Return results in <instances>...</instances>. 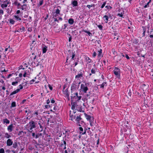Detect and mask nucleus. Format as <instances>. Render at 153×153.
Here are the masks:
<instances>
[{
	"label": "nucleus",
	"instance_id": "nucleus-22",
	"mask_svg": "<svg viewBox=\"0 0 153 153\" xmlns=\"http://www.w3.org/2000/svg\"><path fill=\"white\" fill-rule=\"evenodd\" d=\"M25 28L23 27H22L21 28L19 29H18V31L19 32H22L25 30Z\"/></svg>",
	"mask_w": 153,
	"mask_h": 153
},
{
	"label": "nucleus",
	"instance_id": "nucleus-43",
	"mask_svg": "<svg viewBox=\"0 0 153 153\" xmlns=\"http://www.w3.org/2000/svg\"><path fill=\"white\" fill-rule=\"evenodd\" d=\"M20 12V10H17L16 11V13L15 14L19 15V14Z\"/></svg>",
	"mask_w": 153,
	"mask_h": 153
},
{
	"label": "nucleus",
	"instance_id": "nucleus-29",
	"mask_svg": "<svg viewBox=\"0 0 153 153\" xmlns=\"http://www.w3.org/2000/svg\"><path fill=\"white\" fill-rule=\"evenodd\" d=\"M43 2V0H39V3L38 4V5L39 6L42 5Z\"/></svg>",
	"mask_w": 153,
	"mask_h": 153
},
{
	"label": "nucleus",
	"instance_id": "nucleus-12",
	"mask_svg": "<svg viewBox=\"0 0 153 153\" xmlns=\"http://www.w3.org/2000/svg\"><path fill=\"white\" fill-rule=\"evenodd\" d=\"M74 22V19H69L68 20V23L70 25H73Z\"/></svg>",
	"mask_w": 153,
	"mask_h": 153
},
{
	"label": "nucleus",
	"instance_id": "nucleus-36",
	"mask_svg": "<svg viewBox=\"0 0 153 153\" xmlns=\"http://www.w3.org/2000/svg\"><path fill=\"white\" fill-rule=\"evenodd\" d=\"M60 12V10L58 9H57L56 10L55 13H56V14H59Z\"/></svg>",
	"mask_w": 153,
	"mask_h": 153
},
{
	"label": "nucleus",
	"instance_id": "nucleus-11",
	"mask_svg": "<svg viewBox=\"0 0 153 153\" xmlns=\"http://www.w3.org/2000/svg\"><path fill=\"white\" fill-rule=\"evenodd\" d=\"M3 123L4 124H8L10 123V121L8 120L7 119L5 118L3 119Z\"/></svg>",
	"mask_w": 153,
	"mask_h": 153
},
{
	"label": "nucleus",
	"instance_id": "nucleus-61",
	"mask_svg": "<svg viewBox=\"0 0 153 153\" xmlns=\"http://www.w3.org/2000/svg\"><path fill=\"white\" fill-rule=\"evenodd\" d=\"M74 108H74V105H72V106H71V108H72V109H74Z\"/></svg>",
	"mask_w": 153,
	"mask_h": 153
},
{
	"label": "nucleus",
	"instance_id": "nucleus-44",
	"mask_svg": "<svg viewBox=\"0 0 153 153\" xmlns=\"http://www.w3.org/2000/svg\"><path fill=\"white\" fill-rule=\"evenodd\" d=\"M117 16L121 17H123V15L122 13H118L117 15Z\"/></svg>",
	"mask_w": 153,
	"mask_h": 153
},
{
	"label": "nucleus",
	"instance_id": "nucleus-26",
	"mask_svg": "<svg viewBox=\"0 0 153 153\" xmlns=\"http://www.w3.org/2000/svg\"><path fill=\"white\" fill-rule=\"evenodd\" d=\"M18 87L19 88H18L17 89H19V91L20 90L22 89L23 88V86H22V85H19L18 86Z\"/></svg>",
	"mask_w": 153,
	"mask_h": 153
},
{
	"label": "nucleus",
	"instance_id": "nucleus-37",
	"mask_svg": "<svg viewBox=\"0 0 153 153\" xmlns=\"http://www.w3.org/2000/svg\"><path fill=\"white\" fill-rule=\"evenodd\" d=\"M4 150L3 148L0 149V153H4Z\"/></svg>",
	"mask_w": 153,
	"mask_h": 153
},
{
	"label": "nucleus",
	"instance_id": "nucleus-45",
	"mask_svg": "<svg viewBox=\"0 0 153 153\" xmlns=\"http://www.w3.org/2000/svg\"><path fill=\"white\" fill-rule=\"evenodd\" d=\"M119 36H117V37H114V39H116V40H117L119 39Z\"/></svg>",
	"mask_w": 153,
	"mask_h": 153
},
{
	"label": "nucleus",
	"instance_id": "nucleus-38",
	"mask_svg": "<svg viewBox=\"0 0 153 153\" xmlns=\"http://www.w3.org/2000/svg\"><path fill=\"white\" fill-rule=\"evenodd\" d=\"M59 14H56V13H53V16H54V17H57L59 16Z\"/></svg>",
	"mask_w": 153,
	"mask_h": 153
},
{
	"label": "nucleus",
	"instance_id": "nucleus-42",
	"mask_svg": "<svg viewBox=\"0 0 153 153\" xmlns=\"http://www.w3.org/2000/svg\"><path fill=\"white\" fill-rule=\"evenodd\" d=\"M106 4L105 2H104L102 4V5L101 6V8H103L105 6Z\"/></svg>",
	"mask_w": 153,
	"mask_h": 153
},
{
	"label": "nucleus",
	"instance_id": "nucleus-40",
	"mask_svg": "<svg viewBox=\"0 0 153 153\" xmlns=\"http://www.w3.org/2000/svg\"><path fill=\"white\" fill-rule=\"evenodd\" d=\"M0 14L1 15L4 14V11L1 9H0Z\"/></svg>",
	"mask_w": 153,
	"mask_h": 153
},
{
	"label": "nucleus",
	"instance_id": "nucleus-21",
	"mask_svg": "<svg viewBox=\"0 0 153 153\" xmlns=\"http://www.w3.org/2000/svg\"><path fill=\"white\" fill-rule=\"evenodd\" d=\"M47 51V47L45 46L42 49L43 53H45Z\"/></svg>",
	"mask_w": 153,
	"mask_h": 153
},
{
	"label": "nucleus",
	"instance_id": "nucleus-6",
	"mask_svg": "<svg viewBox=\"0 0 153 153\" xmlns=\"http://www.w3.org/2000/svg\"><path fill=\"white\" fill-rule=\"evenodd\" d=\"M71 90L72 91H74L77 89V85L74 83H73L71 86Z\"/></svg>",
	"mask_w": 153,
	"mask_h": 153
},
{
	"label": "nucleus",
	"instance_id": "nucleus-64",
	"mask_svg": "<svg viewBox=\"0 0 153 153\" xmlns=\"http://www.w3.org/2000/svg\"><path fill=\"white\" fill-rule=\"evenodd\" d=\"M149 37L151 38H153V34L150 35Z\"/></svg>",
	"mask_w": 153,
	"mask_h": 153
},
{
	"label": "nucleus",
	"instance_id": "nucleus-52",
	"mask_svg": "<svg viewBox=\"0 0 153 153\" xmlns=\"http://www.w3.org/2000/svg\"><path fill=\"white\" fill-rule=\"evenodd\" d=\"M51 102L52 103L54 104L55 103V101L53 99L51 100Z\"/></svg>",
	"mask_w": 153,
	"mask_h": 153
},
{
	"label": "nucleus",
	"instance_id": "nucleus-4",
	"mask_svg": "<svg viewBox=\"0 0 153 153\" xmlns=\"http://www.w3.org/2000/svg\"><path fill=\"white\" fill-rule=\"evenodd\" d=\"M81 118L80 116H76L74 122H76V123L79 126H80V125L79 124V121L81 120Z\"/></svg>",
	"mask_w": 153,
	"mask_h": 153
},
{
	"label": "nucleus",
	"instance_id": "nucleus-19",
	"mask_svg": "<svg viewBox=\"0 0 153 153\" xmlns=\"http://www.w3.org/2000/svg\"><path fill=\"white\" fill-rule=\"evenodd\" d=\"M151 0H149V1L144 6V8H147V7H149V3L151 2Z\"/></svg>",
	"mask_w": 153,
	"mask_h": 153
},
{
	"label": "nucleus",
	"instance_id": "nucleus-18",
	"mask_svg": "<svg viewBox=\"0 0 153 153\" xmlns=\"http://www.w3.org/2000/svg\"><path fill=\"white\" fill-rule=\"evenodd\" d=\"M84 31L87 33L89 35V36H92V34L89 31H87L86 30H84Z\"/></svg>",
	"mask_w": 153,
	"mask_h": 153
},
{
	"label": "nucleus",
	"instance_id": "nucleus-53",
	"mask_svg": "<svg viewBox=\"0 0 153 153\" xmlns=\"http://www.w3.org/2000/svg\"><path fill=\"white\" fill-rule=\"evenodd\" d=\"M48 87L51 90H52V88L50 85H48Z\"/></svg>",
	"mask_w": 153,
	"mask_h": 153
},
{
	"label": "nucleus",
	"instance_id": "nucleus-54",
	"mask_svg": "<svg viewBox=\"0 0 153 153\" xmlns=\"http://www.w3.org/2000/svg\"><path fill=\"white\" fill-rule=\"evenodd\" d=\"M34 81H35V80H34V79H32V80H31L30 81V84H32V83H33V82H34Z\"/></svg>",
	"mask_w": 153,
	"mask_h": 153
},
{
	"label": "nucleus",
	"instance_id": "nucleus-3",
	"mask_svg": "<svg viewBox=\"0 0 153 153\" xmlns=\"http://www.w3.org/2000/svg\"><path fill=\"white\" fill-rule=\"evenodd\" d=\"M29 123L30 125L28 128L30 130H31L32 129L36 127L34 122L32 121L30 122Z\"/></svg>",
	"mask_w": 153,
	"mask_h": 153
},
{
	"label": "nucleus",
	"instance_id": "nucleus-46",
	"mask_svg": "<svg viewBox=\"0 0 153 153\" xmlns=\"http://www.w3.org/2000/svg\"><path fill=\"white\" fill-rule=\"evenodd\" d=\"M20 1H22V3H25L27 1V0H20Z\"/></svg>",
	"mask_w": 153,
	"mask_h": 153
},
{
	"label": "nucleus",
	"instance_id": "nucleus-24",
	"mask_svg": "<svg viewBox=\"0 0 153 153\" xmlns=\"http://www.w3.org/2000/svg\"><path fill=\"white\" fill-rule=\"evenodd\" d=\"M97 71V69L95 68H92L91 70V73L92 74H95Z\"/></svg>",
	"mask_w": 153,
	"mask_h": 153
},
{
	"label": "nucleus",
	"instance_id": "nucleus-15",
	"mask_svg": "<svg viewBox=\"0 0 153 153\" xmlns=\"http://www.w3.org/2000/svg\"><path fill=\"white\" fill-rule=\"evenodd\" d=\"M98 56L99 57H102V50L100 49L98 51Z\"/></svg>",
	"mask_w": 153,
	"mask_h": 153
},
{
	"label": "nucleus",
	"instance_id": "nucleus-59",
	"mask_svg": "<svg viewBox=\"0 0 153 153\" xmlns=\"http://www.w3.org/2000/svg\"><path fill=\"white\" fill-rule=\"evenodd\" d=\"M126 57L128 59H129V57L127 55H126Z\"/></svg>",
	"mask_w": 153,
	"mask_h": 153
},
{
	"label": "nucleus",
	"instance_id": "nucleus-57",
	"mask_svg": "<svg viewBox=\"0 0 153 153\" xmlns=\"http://www.w3.org/2000/svg\"><path fill=\"white\" fill-rule=\"evenodd\" d=\"M87 7H88V8L89 9H90L91 7H92V6L91 5H87Z\"/></svg>",
	"mask_w": 153,
	"mask_h": 153
},
{
	"label": "nucleus",
	"instance_id": "nucleus-32",
	"mask_svg": "<svg viewBox=\"0 0 153 153\" xmlns=\"http://www.w3.org/2000/svg\"><path fill=\"white\" fill-rule=\"evenodd\" d=\"M75 56V52H73L72 53V58H71V59H72V60H74V57Z\"/></svg>",
	"mask_w": 153,
	"mask_h": 153
},
{
	"label": "nucleus",
	"instance_id": "nucleus-60",
	"mask_svg": "<svg viewBox=\"0 0 153 153\" xmlns=\"http://www.w3.org/2000/svg\"><path fill=\"white\" fill-rule=\"evenodd\" d=\"M19 76L20 77H22V74H21V73H20V74H19Z\"/></svg>",
	"mask_w": 153,
	"mask_h": 153
},
{
	"label": "nucleus",
	"instance_id": "nucleus-58",
	"mask_svg": "<svg viewBox=\"0 0 153 153\" xmlns=\"http://www.w3.org/2000/svg\"><path fill=\"white\" fill-rule=\"evenodd\" d=\"M50 102V100L48 99L47 101V104H48Z\"/></svg>",
	"mask_w": 153,
	"mask_h": 153
},
{
	"label": "nucleus",
	"instance_id": "nucleus-20",
	"mask_svg": "<svg viewBox=\"0 0 153 153\" xmlns=\"http://www.w3.org/2000/svg\"><path fill=\"white\" fill-rule=\"evenodd\" d=\"M73 5L74 6H77V2L76 1H74L72 2Z\"/></svg>",
	"mask_w": 153,
	"mask_h": 153
},
{
	"label": "nucleus",
	"instance_id": "nucleus-1",
	"mask_svg": "<svg viewBox=\"0 0 153 153\" xmlns=\"http://www.w3.org/2000/svg\"><path fill=\"white\" fill-rule=\"evenodd\" d=\"M88 89L87 87L86 83H82L80 85V88L79 89V91L81 93H85Z\"/></svg>",
	"mask_w": 153,
	"mask_h": 153
},
{
	"label": "nucleus",
	"instance_id": "nucleus-8",
	"mask_svg": "<svg viewBox=\"0 0 153 153\" xmlns=\"http://www.w3.org/2000/svg\"><path fill=\"white\" fill-rule=\"evenodd\" d=\"M7 146H10L13 144V142L10 139H9L7 140Z\"/></svg>",
	"mask_w": 153,
	"mask_h": 153
},
{
	"label": "nucleus",
	"instance_id": "nucleus-50",
	"mask_svg": "<svg viewBox=\"0 0 153 153\" xmlns=\"http://www.w3.org/2000/svg\"><path fill=\"white\" fill-rule=\"evenodd\" d=\"M27 74V73L26 72H25L24 74H23V76L24 77L26 76V75Z\"/></svg>",
	"mask_w": 153,
	"mask_h": 153
},
{
	"label": "nucleus",
	"instance_id": "nucleus-48",
	"mask_svg": "<svg viewBox=\"0 0 153 153\" xmlns=\"http://www.w3.org/2000/svg\"><path fill=\"white\" fill-rule=\"evenodd\" d=\"M19 69H25V68L23 67V66L22 65H21L19 67Z\"/></svg>",
	"mask_w": 153,
	"mask_h": 153
},
{
	"label": "nucleus",
	"instance_id": "nucleus-34",
	"mask_svg": "<svg viewBox=\"0 0 153 153\" xmlns=\"http://www.w3.org/2000/svg\"><path fill=\"white\" fill-rule=\"evenodd\" d=\"M105 85H106V83L105 82L103 83L102 84L100 85V87L103 88L104 86Z\"/></svg>",
	"mask_w": 153,
	"mask_h": 153
},
{
	"label": "nucleus",
	"instance_id": "nucleus-23",
	"mask_svg": "<svg viewBox=\"0 0 153 153\" xmlns=\"http://www.w3.org/2000/svg\"><path fill=\"white\" fill-rule=\"evenodd\" d=\"M26 5L25 4H24L23 5H22L21 6V9L22 10H23L25 9L26 8Z\"/></svg>",
	"mask_w": 153,
	"mask_h": 153
},
{
	"label": "nucleus",
	"instance_id": "nucleus-10",
	"mask_svg": "<svg viewBox=\"0 0 153 153\" xmlns=\"http://www.w3.org/2000/svg\"><path fill=\"white\" fill-rule=\"evenodd\" d=\"M103 19L105 21V22L107 23L108 21V16L106 15H105L103 17Z\"/></svg>",
	"mask_w": 153,
	"mask_h": 153
},
{
	"label": "nucleus",
	"instance_id": "nucleus-55",
	"mask_svg": "<svg viewBox=\"0 0 153 153\" xmlns=\"http://www.w3.org/2000/svg\"><path fill=\"white\" fill-rule=\"evenodd\" d=\"M77 97L78 98V100H79L81 99L82 97L81 96H78Z\"/></svg>",
	"mask_w": 153,
	"mask_h": 153
},
{
	"label": "nucleus",
	"instance_id": "nucleus-2",
	"mask_svg": "<svg viewBox=\"0 0 153 153\" xmlns=\"http://www.w3.org/2000/svg\"><path fill=\"white\" fill-rule=\"evenodd\" d=\"M113 72L116 77L119 79L120 77V70L118 68L115 67L113 71Z\"/></svg>",
	"mask_w": 153,
	"mask_h": 153
},
{
	"label": "nucleus",
	"instance_id": "nucleus-7",
	"mask_svg": "<svg viewBox=\"0 0 153 153\" xmlns=\"http://www.w3.org/2000/svg\"><path fill=\"white\" fill-rule=\"evenodd\" d=\"M17 77H16L15 79V80H16V81L12 82V85L16 86L18 84V82H19V81L17 80Z\"/></svg>",
	"mask_w": 153,
	"mask_h": 153
},
{
	"label": "nucleus",
	"instance_id": "nucleus-27",
	"mask_svg": "<svg viewBox=\"0 0 153 153\" xmlns=\"http://www.w3.org/2000/svg\"><path fill=\"white\" fill-rule=\"evenodd\" d=\"M7 7V5L6 4H4L3 3V4H2L1 5V7L2 8H3L5 7Z\"/></svg>",
	"mask_w": 153,
	"mask_h": 153
},
{
	"label": "nucleus",
	"instance_id": "nucleus-56",
	"mask_svg": "<svg viewBox=\"0 0 153 153\" xmlns=\"http://www.w3.org/2000/svg\"><path fill=\"white\" fill-rule=\"evenodd\" d=\"M79 129L80 130V131H83V129L82 127H80Z\"/></svg>",
	"mask_w": 153,
	"mask_h": 153
},
{
	"label": "nucleus",
	"instance_id": "nucleus-51",
	"mask_svg": "<svg viewBox=\"0 0 153 153\" xmlns=\"http://www.w3.org/2000/svg\"><path fill=\"white\" fill-rule=\"evenodd\" d=\"M26 101V100H23L22 102H21V104H23Z\"/></svg>",
	"mask_w": 153,
	"mask_h": 153
},
{
	"label": "nucleus",
	"instance_id": "nucleus-31",
	"mask_svg": "<svg viewBox=\"0 0 153 153\" xmlns=\"http://www.w3.org/2000/svg\"><path fill=\"white\" fill-rule=\"evenodd\" d=\"M10 22L12 24H14L15 23V21L13 19H10Z\"/></svg>",
	"mask_w": 153,
	"mask_h": 153
},
{
	"label": "nucleus",
	"instance_id": "nucleus-25",
	"mask_svg": "<svg viewBox=\"0 0 153 153\" xmlns=\"http://www.w3.org/2000/svg\"><path fill=\"white\" fill-rule=\"evenodd\" d=\"M85 117L87 120H90L91 118V117L90 115L86 114L85 115Z\"/></svg>",
	"mask_w": 153,
	"mask_h": 153
},
{
	"label": "nucleus",
	"instance_id": "nucleus-13",
	"mask_svg": "<svg viewBox=\"0 0 153 153\" xmlns=\"http://www.w3.org/2000/svg\"><path fill=\"white\" fill-rule=\"evenodd\" d=\"M82 77V73H80L79 74H78L76 76L75 78H77L78 79H81Z\"/></svg>",
	"mask_w": 153,
	"mask_h": 153
},
{
	"label": "nucleus",
	"instance_id": "nucleus-47",
	"mask_svg": "<svg viewBox=\"0 0 153 153\" xmlns=\"http://www.w3.org/2000/svg\"><path fill=\"white\" fill-rule=\"evenodd\" d=\"M39 136V134H37L35 136V138H38Z\"/></svg>",
	"mask_w": 153,
	"mask_h": 153
},
{
	"label": "nucleus",
	"instance_id": "nucleus-16",
	"mask_svg": "<svg viewBox=\"0 0 153 153\" xmlns=\"http://www.w3.org/2000/svg\"><path fill=\"white\" fill-rule=\"evenodd\" d=\"M19 91V89H16L15 91H14L12 92L10 94V95H12L15 94L17 93H18Z\"/></svg>",
	"mask_w": 153,
	"mask_h": 153
},
{
	"label": "nucleus",
	"instance_id": "nucleus-63",
	"mask_svg": "<svg viewBox=\"0 0 153 153\" xmlns=\"http://www.w3.org/2000/svg\"><path fill=\"white\" fill-rule=\"evenodd\" d=\"M105 7L109 9V8H111V7L109 6H105Z\"/></svg>",
	"mask_w": 153,
	"mask_h": 153
},
{
	"label": "nucleus",
	"instance_id": "nucleus-49",
	"mask_svg": "<svg viewBox=\"0 0 153 153\" xmlns=\"http://www.w3.org/2000/svg\"><path fill=\"white\" fill-rule=\"evenodd\" d=\"M97 55V53L95 52H94L93 56L94 57H95Z\"/></svg>",
	"mask_w": 153,
	"mask_h": 153
},
{
	"label": "nucleus",
	"instance_id": "nucleus-17",
	"mask_svg": "<svg viewBox=\"0 0 153 153\" xmlns=\"http://www.w3.org/2000/svg\"><path fill=\"white\" fill-rule=\"evenodd\" d=\"M4 137L7 138H8L11 137V136L8 133H5L4 134Z\"/></svg>",
	"mask_w": 153,
	"mask_h": 153
},
{
	"label": "nucleus",
	"instance_id": "nucleus-33",
	"mask_svg": "<svg viewBox=\"0 0 153 153\" xmlns=\"http://www.w3.org/2000/svg\"><path fill=\"white\" fill-rule=\"evenodd\" d=\"M17 146V144L16 143H14L13 144V147L14 148H16Z\"/></svg>",
	"mask_w": 153,
	"mask_h": 153
},
{
	"label": "nucleus",
	"instance_id": "nucleus-62",
	"mask_svg": "<svg viewBox=\"0 0 153 153\" xmlns=\"http://www.w3.org/2000/svg\"><path fill=\"white\" fill-rule=\"evenodd\" d=\"M35 133H32V136H33V137H35Z\"/></svg>",
	"mask_w": 153,
	"mask_h": 153
},
{
	"label": "nucleus",
	"instance_id": "nucleus-30",
	"mask_svg": "<svg viewBox=\"0 0 153 153\" xmlns=\"http://www.w3.org/2000/svg\"><path fill=\"white\" fill-rule=\"evenodd\" d=\"M4 4H6L7 5H7L10 3V1L9 0V1L7 0L6 1H5L4 2Z\"/></svg>",
	"mask_w": 153,
	"mask_h": 153
},
{
	"label": "nucleus",
	"instance_id": "nucleus-41",
	"mask_svg": "<svg viewBox=\"0 0 153 153\" xmlns=\"http://www.w3.org/2000/svg\"><path fill=\"white\" fill-rule=\"evenodd\" d=\"M98 27L100 30H102V26L101 25H98Z\"/></svg>",
	"mask_w": 153,
	"mask_h": 153
},
{
	"label": "nucleus",
	"instance_id": "nucleus-5",
	"mask_svg": "<svg viewBox=\"0 0 153 153\" xmlns=\"http://www.w3.org/2000/svg\"><path fill=\"white\" fill-rule=\"evenodd\" d=\"M21 16L20 15L15 14L14 16V19L16 21H21Z\"/></svg>",
	"mask_w": 153,
	"mask_h": 153
},
{
	"label": "nucleus",
	"instance_id": "nucleus-14",
	"mask_svg": "<svg viewBox=\"0 0 153 153\" xmlns=\"http://www.w3.org/2000/svg\"><path fill=\"white\" fill-rule=\"evenodd\" d=\"M76 116L75 115H70V119L71 120L74 122Z\"/></svg>",
	"mask_w": 153,
	"mask_h": 153
},
{
	"label": "nucleus",
	"instance_id": "nucleus-9",
	"mask_svg": "<svg viewBox=\"0 0 153 153\" xmlns=\"http://www.w3.org/2000/svg\"><path fill=\"white\" fill-rule=\"evenodd\" d=\"M13 128V124H11L10 125L7 127V130L9 132H11L12 131Z\"/></svg>",
	"mask_w": 153,
	"mask_h": 153
},
{
	"label": "nucleus",
	"instance_id": "nucleus-39",
	"mask_svg": "<svg viewBox=\"0 0 153 153\" xmlns=\"http://www.w3.org/2000/svg\"><path fill=\"white\" fill-rule=\"evenodd\" d=\"M38 124H39V125L40 128H42V129H43V127L41 124V121H39V122Z\"/></svg>",
	"mask_w": 153,
	"mask_h": 153
},
{
	"label": "nucleus",
	"instance_id": "nucleus-35",
	"mask_svg": "<svg viewBox=\"0 0 153 153\" xmlns=\"http://www.w3.org/2000/svg\"><path fill=\"white\" fill-rule=\"evenodd\" d=\"M16 106V102H13L12 103L11 105V107H13Z\"/></svg>",
	"mask_w": 153,
	"mask_h": 153
},
{
	"label": "nucleus",
	"instance_id": "nucleus-28",
	"mask_svg": "<svg viewBox=\"0 0 153 153\" xmlns=\"http://www.w3.org/2000/svg\"><path fill=\"white\" fill-rule=\"evenodd\" d=\"M85 59L89 63H90L91 62V60L88 57H85Z\"/></svg>",
	"mask_w": 153,
	"mask_h": 153
}]
</instances>
